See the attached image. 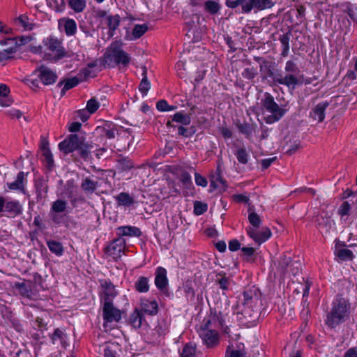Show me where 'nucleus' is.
I'll return each mask as SVG.
<instances>
[{"mask_svg": "<svg viewBox=\"0 0 357 357\" xmlns=\"http://www.w3.org/2000/svg\"><path fill=\"white\" fill-rule=\"evenodd\" d=\"M261 305L259 292L255 288L250 289L238 298L235 308L236 313L241 316L239 319H244L248 322H254L259 316Z\"/></svg>", "mask_w": 357, "mask_h": 357, "instance_id": "1", "label": "nucleus"}, {"mask_svg": "<svg viewBox=\"0 0 357 357\" xmlns=\"http://www.w3.org/2000/svg\"><path fill=\"white\" fill-rule=\"evenodd\" d=\"M225 319L220 313L219 315L214 314L200 327L198 331L199 335L204 344L208 348H213L219 344L220 337L216 328L223 327Z\"/></svg>", "mask_w": 357, "mask_h": 357, "instance_id": "2", "label": "nucleus"}, {"mask_svg": "<svg viewBox=\"0 0 357 357\" xmlns=\"http://www.w3.org/2000/svg\"><path fill=\"white\" fill-rule=\"evenodd\" d=\"M350 312L351 304L349 301L338 296L332 303L331 311L326 316V324L333 328L345 322L349 318Z\"/></svg>", "mask_w": 357, "mask_h": 357, "instance_id": "3", "label": "nucleus"}, {"mask_svg": "<svg viewBox=\"0 0 357 357\" xmlns=\"http://www.w3.org/2000/svg\"><path fill=\"white\" fill-rule=\"evenodd\" d=\"M284 70L286 75H278L274 78V81L280 84L284 85L289 89H294L296 85L301 83L302 77H298L300 72L297 65L292 61H287L285 63Z\"/></svg>", "mask_w": 357, "mask_h": 357, "instance_id": "4", "label": "nucleus"}, {"mask_svg": "<svg viewBox=\"0 0 357 357\" xmlns=\"http://www.w3.org/2000/svg\"><path fill=\"white\" fill-rule=\"evenodd\" d=\"M102 291H100L101 301L103 303V328L106 333L112 331V291L109 284L106 282H101Z\"/></svg>", "mask_w": 357, "mask_h": 357, "instance_id": "5", "label": "nucleus"}, {"mask_svg": "<svg viewBox=\"0 0 357 357\" xmlns=\"http://www.w3.org/2000/svg\"><path fill=\"white\" fill-rule=\"evenodd\" d=\"M43 43L47 51L45 54V59L56 62L68 56L60 40L50 36L44 40Z\"/></svg>", "mask_w": 357, "mask_h": 357, "instance_id": "6", "label": "nucleus"}, {"mask_svg": "<svg viewBox=\"0 0 357 357\" xmlns=\"http://www.w3.org/2000/svg\"><path fill=\"white\" fill-rule=\"evenodd\" d=\"M261 104L263 108L271 114L265 118L267 123H273L279 121L285 114V109L280 107L275 102L273 97L268 93L265 95Z\"/></svg>", "mask_w": 357, "mask_h": 357, "instance_id": "7", "label": "nucleus"}, {"mask_svg": "<svg viewBox=\"0 0 357 357\" xmlns=\"http://www.w3.org/2000/svg\"><path fill=\"white\" fill-rule=\"evenodd\" d=\"M121 41H116L113 43V68L116 66L120 71H124L128 67L131 61V56L125 52Z\"/></svg>", "mask_w": 357, "mask_h": 357, "instance_id": "8", "label": "nucleus"}, {"mask_svg": "<svg viewBox=\"0 0 357 357\" xmlns=\"http://www.w3.org/2000/svg\"><path fill=\"white\" fill-rule=\"evenodd\" d=\"M84 138L77 134L70 135L68 137L59 144V148L64 154L70 153L78 149Z\"/></svg>", "mask_w": 357, "mask_h": 357, "instance_id": "9", "label": "nucleus"}, {"mask_svg": "<svg viewBox=\"0 0 357 357\" xmlns=\"http://www.w3.org/2000/svg\"><path fill=\"white\" fill-rule=\"evenodd\" d=\"M14 287L18 290V293L23 297L33 299L37 295L33 283L30 281L15 282Z\"/></svg>", "mask_w": 357, "mask_h": 357, "instance_id": "10", "label": "nucleus"}, {"mask_svg": "<svg viewBox=\"0 0 357 357\" xmlns=\"http://www.w3.org/2000/svg\"><path fill=\"white\" fill-rule=\"evenodd\" d=\"M34 73H37L40 80L45 85L52 84L57 79L56 74L45 66H40Z\"/></svg>", "mask_w": 357, "mask_h": 357, "instance_id": "11", "label": "nucleus"}, {"mask_svg": "<svg viewBox=\"0 0 357 357\" xmlns=\"http://www.w3.org/2000/svg\"><path fill=\"white\" fill-rule=\"evenodd\" d=\"M248 3L245 10L248 13H250L252 10L255 12L270 9L274 6V2L272 0H248Z\"/></svg>", "mask_w": 357, "mask_h": 357, "instance_id": "12", "label": "nucleus"}, {"mask_svg": "<svg viewBox=\"0 0 357 357\" xmlns=\"http://www.w3.org/2000/svg\"><path fill=\"white\" fill-rule=\"evenodd\" d=\"M248 236L257 243L261 244L267 241L271 236V231L268 228H264L261 231L249 227L246 229Z\"/></svg>", "mask_w": 357, "mask_h": 357, "instance_id": "13", "label": "nucleus"}, {"mask_svg": "<svg viewBox=\"0 0 357 357\" xmlns=\"http://www.w3.org/2000/svg\"><path fill=\"white\" fill-rule=\"evenodd\" d=\"M96 18L100 22V26L102 29H108V35L112 36V15L109 11H105L102 9L96 10Z\"/></svg>", "mask_w": 357, "mask_h": 357, "instance_id": "14", "label": "nucleus"}, {"mask_svg": "<svg viewBox=\"0 0 357 357\" xmlns=\"http://www.w3.org/2000/svg\"><path fill=\"white\" fill-rule=\"evenodd\" d=\"M4 212L9 216L15 218L22 214L23 206L18 200L6 201Z\"/></svg>", "mask_w": 357, "mask_h": 357, "instance_id": "15", "label": "nucleus"}, {"mask_svg": "<svg viewBox=\"0 0 357 357\" xmlns=\"http://www.w3.org/2000/svg\"><path fill=\"white\" fill-rule=\"evenodd\" d=\"M327 101H323L317 104L311 111L310 117L317 122H322L325 119V110L328 107Z\"/></svg>", "mask_w": 357, "mask_h": 357, "instance_id": "16", "label": "nucleus"}, {"mask_svg": "<svg viewBox=\"0 0 357 357\" xmlns=\"http://www.w3.org/2000/svg\"><path fill=\"white\" fill-rule=\"evenodd\" d=\"M256 60L259 63V70L264 77H272L273 79L276 77L273 73L274 63L261 58H257Z\"/></svg>", "mask_w": 357, "mask_h": 357, "instance_id": "17", "label": "nucleus"}, {"mask_svg": "<svg viewBox=\"0 0 357 357\" xmlns=\"http://www.w3.org/2000/svg\"><path fill=\"white\" fill-rule=\"evenodd\" d=\"M155 284L160 290H164L167 284V271L162 267H158L155 271Z\"/></svg>", "mask_w": 357, "mask_h": 357, "instance_id": "18", "label": "nucleus"}, {"mask_svg": "<svg viewBox=\"0 0 357 357\" xmlns=\"http://www.w3.org/2000/svg\"><path fill=\"white\" fill-rule=\"evenodd\" d=\"M140 310L149 315H155L158 312V303L155 300L142 298L140 301Z\"/></svg>", "mask_w": 357, "mask_h": 357, "instance_id": "19", "label": "nucleus"}, {"mask_svg": "<svg viewBox=\"0 0 357 357\" xmlns=\"http://www.w3.org/2000/svg\"><path fill=\"white\" fill-rule=\"evenodd\" d=\"M225 183L222 176V163L219 162L215 173L211 176V186H213L215 189L225 188L226 186Z\"/></svg>", "mask_w": 357, "mask_h": 357, "instance_id": "20", "label": "nucleus"}, {"mask_svg": "<svg viewBox=\"0 0 357 357\" xmlns=\"http://www.w3.org/2000/svg\"><path fill=\"white\" fill-rule=\"evenodd\" d=\"M25 174L23 172H20L17 174V178L15 181L7 183V186L10 190H19L24 192L25 190Z\"/></svg>", "mask_w": 357, "mask_h": 357, "instance_id": "21", "label": "nucleus"}, {"mask_svg": "<svg viewBox=\"0 0 357 357\" xmlns=\"http://www.w3.org/2000/svg\"><path fill=\"white\" fill-rule=\"evenodd\" d=\"M203 8L206 13L215 15L220 13L221 5L218 1L206 0Z\"/></svg>", "mask_w": 357, "mask_h": 357, "instance_id": "22", "label": "nucleus"}, {"mask_svg": "<svg viewBox=\"0 0 357 357\" xmlns=\"http://www.w3.org/2000/svg\"><path fill=\"white\" fill-rule=\"evenodd\" d=\"M126 248V241L123 238L119 237L113 241V259L119 258Z\"/></svg>", "mask_w": 357, "mask_h": 357, "instance_id": "23", "label": "nucleus"}, {"mask_svg": "<svg viewBox=\"0 0 357 357\" xmlns=\"http://www.w3.org/2000/svg\"><path fill=\"white\" fill-rule=\"evenodd\" d=\"M116 234L120 236V237L122 236H139L141 234V231L139 229L135 227L125 226L117 228Z\"/></svg>", "mask_w": 357, "mask_h": 357, "instance_id": "24", "label": "nucleus"}, {"mask_svg": "<svg viewBox=\"0 0 357 357\" xmlns=\"http://www.w3.org/2000/svg\"><path fill=\"white\" fill-rule=\"evenodd\" d=\"M31 40L30 36H20L16 38H8L6 40H2L0 43L3 45L14 43L15 46H21L27 44Z\"/></svg>", "mask_w": 357, "mask_h": 357, "instance_id": "25", "label": "nucleus"}, {"mask_svg": "<svg viewBox=\"0 0 357 357\" xmlns=\"http://www.w3.org/2000/svg\"><path fill=\"white\" fill-rule=\"evenodd\" d=\"M66 339V334L60 328H56L51 335L52 343L56 344L57 341H59L63 348H66L68 345Z\"/></svg>", "mask_w": 357, "mask_h": 357, "instance_id": "26", "label": "nucleus"}, {"mask_svg": "<svg viewBox=\"0 0 357 357\" xmlns=\"http://www.w3.org/2000/svg\"><path fill=\"white\" fill-rule=\"evenodd\" d=\"M117 206L129 207L134 203V199L126 192H121L115 197Z\"/></svg>", "mask_w": 357, "mask_h": 357, "instance_id": "27", "label": "nucleus"}, {"mask_svg": "<svg viewBox=\"0 0 357 357\" xmlns=\"http://www.w3.org/2000/svg\"><path fill=\"white\" fill-rule=\"evenodd\" d=\"M135 289L139 293H146L149 290V279L140 276L135 283Z\"/></svg>", "mask_w": 357, "mask_h": 357, "instance_id": "28", "label": "nucleus"}, {"mask_svg": "<svg viewBox=\"0 0 357 357\" xmlns=\"http://www.w3.org/2000/svg\"><path fill=\"white\" fill-rule=\"evenodd\" d=\"M46 244L50 250L56 256H61L64 252V248L61 243L54 240H47Z\"/></svg>", "mask_w": 357, "mask_h": 357, "instance_id": "29", "label": "nucleus"}, {"mask_svg": "<svg viewBox=\"0 0 357 357\" xmlns=\"http://www.w3.org/2000/svg\"><path fill=\"white\" fill-rule=\"evenodd\" d=\"M64 22V31L67 36H73L77 32V24L74 20L67 18V19H62L59 22V24H61V22Z\"/></svg>", "mask_w": 357, "mask_h": 357, "instance_id": "30", "label": "nucleus"}, {"mask_svg": "<svg viewBox=\"0 0 357 357\" xmlns=\"http://www.w3.org/2000/svg\"><path fill=\"white\" fill-rule=\"evenodd\" d=\"M143 319L142 312L140 310L136 309L131 314L130 321L134 328H139L142 326Z\"/></svg>", "mask_w": 357, "mask_h": 357, "instance_id": "31", "label": "nucleus"}, {"mask_svg": "<svg viewBox=\"0 0 357 357\" xmlns=\"http://www.w3.org/2000/svg\"><path fill=\"white\" fill-rule=\"evenodd\" d=\"M142 79L140 82V84L139 86V91L143 93V95H146L147 92L151 88V83L148 80L147 78V70L146 67H144L142 68Z\"/></svg>", "mask_w": 357, "mask_h": 357, "instance_id": "32", "label": "nucleus"}, {"mask_svg": "<svg viewBox=\"0 0 357 357\" xmlns=\"http://www.w3.org/2000/svg\"><path fill=\"white\" fill-rule=\"evenodd\" d=\"M335 225L334 221L329 218H321V221L319 222V229L322 234H328L330 229Z\"/></svg>", "mask_w": 357, "mask_h": 357, "instance_id": "33", "label": "nucleus"}, {"mask_svg": "<svg viewBox=\"0 0 357 357\" xmlns=\"http://www.w3.org/2000/svg\"><path fill=\"white\" fill-rule=\"evenodd\" d=\"M69 7L75 13L82 12L86 6V0H68Z\"/></svg>", "mask_w": 357, "mask_h": 357, "instance_id": "34", "label": "nucleus"}, {"mask_svg": "<svg viewBox=\"0 0 357 357\" xmlns=\"http://www.w3.org/2000/svg\"><path fill=\"white\" fill-rule=\"evenodd\" d=\"M79 82V80L77 77H73L66 79V81H61L58 84V86H60L63 84H64L63 87L61 90V94L63 95L66 91L71 89L72 88L76 86Z\"/></svg>", "mask_w": 357, "mask_h": 357, "instance_id": "35", "label": "nucleus"}, {"mask_svg": "<svg viewBox=\"0 0 357 357\" xmlns=\"http://www.w3.org/2000/svg\"><path fill=\"white\" fill-rule=\"evenodd\" d=\"M67 202L63 199H57L52 202L51 211L59 213L64 212L67 208Z\"/></svg>", "mask_w": 357, "mask_h": 357, "instance_id": "36", "label": "nucleus"}, {"mask_svg": "<svg viewBox=\"0 0 357 357\" xmlns=\"http://www.w3.org/2000/svg\"><path fill=\"white\" fill-rule=\"evenodd\" d=\"M172 121L187 126L190 123L191 119L188 114L183 112H177L172 116Z\"/></svg>", "mask_w": 357, "mask_h": 357, "instance_id": "37", "label": "nucleus"}, {"mask_svg": "<svg viewBox=\"0 0 357 357\" xmlns=\"http://www.w3.org/2000/svg\"><path fill=\"white\" fill-rule=\"evenodd\" d=\"M15 23L18 26H22L24 30H31L33 24L29 22V18L26 15H20L15 20Z\"/></svg>", "mask_w": 357, "mask_h": 357, "instance_id": "38", "label": "nucleus"}, {"mask_svg": "<svg viewBox=\"0 0 357 357\" xmlns=\"http://www.w3.org/2000/svg\"><path fill=\"white\" fill-rule=\"evenodd\" d=\"M301 270V264L298 261H291V264L289 265V267L287 268L282 272L284 276L289 275H296L299 273V271Z\"/></svg>", "mask_w": 357, "mask_h": 357, "instance_id": "39", "label": "nucleus"}, {"mask_svg": "<svg viewBox=\"0 0 357 357\" xmlns=\"http://www.w3.org/2000/svg\"><path fill=\"white\" fill-rule=\"evenodd\" d=\"M81 187L86 192H93L97 187V183L90 178H86L83 180Z\"/></svg>", "mask_w": 357, "mask_h": 357, "instance_id": "40", "label": "nucleus"}, {"mask_svg": "<svg viewBox=\"0 0 357 357\" xmlns=\"http://www.w3.org/2000/svg\"><path fill=\"white\" fill-rule=\"evenodd\" d=\"M148 30V26L146 24H136L132 30V36L135 39L139 38Z\"/></svg>", "mask_w": 357, "mask_h": 357, "instance_id": "41", "label": "nucleus"}, {"mask_svg": "<svg viewBox=\"0 0 357 357\" xmlns=\"http://www.w3.org/2000/svg\"><path fill=\"white\" fill-rule=\"evenodd\" d=\"M117 168L120 170L124 171L130 169L132 167V162L127 158H120L116 160Z\"/></svg>", "mask_w": 357, "mask_h": 357, "instance_id": "42", "label": "nucleus"}, {"mask_svg": "<svg viewBox=\"0 0 357 357\" xmlns=\"http://www.w3.org/2000/svg\"><path fill=\"white\" fill-rule=\"evenodd\" d=\"M248 0H235V1H227V6L231 8H235L239 6H241L242 13H248L247 10L244 7L247 6Z\"/></svg>", "mask_w": 357, "mask_h": 357, "instance_id": "43", "label": "nucleus"}, {"mask_svg": "<svg viewBox=\"0 0 357 357\" xmlns=\"http://www.w3.org/2000/svg\"><path fill=\"white\" fill-rule=\"evenodd\" d=\"M238 161L242 164H246L248 162L249 155L244 148L238 149L235 153Z\"/></svg>", "mask_w": 357, "mask_h": 357, "instance_id": "44", "label": "nucleus"}, {"mask_svg": "<svg viewBox=\"0 0 357 357\" xmlns=\"http://www.w3.org/2000/svg\"><path fill=\"white\" fill-rule=\"evenodd\" d=\"M92 148V146L90 144H88L84 142V139L82 141V145L79 146L77 150L79 151V155L80 156L86 159L89 157L90 149Z\"/></svg>", "mask_w": 357, "mask_h": 357, "instance_id": "45", "label": "nucleus"}, {"mask_svg": "<svg viewBox=\"0 0 357 357\" xmlns=\"http://www.w3.org/2000/svg\"><path fill=\"white\" fill-rule=\"evenodd\" d=\"M156 107L160 112L173 111L177 108L176 106L169 105L165 100L158 101L156 104Z\"/></svg>", "mask_w": 357, "mask_h": 357, "instance_id": "46", "label": "nucleus"}, {"mask_svg": "<svg viewBox=\"0 0 357 357\" xmlns=\"http://www.w3.org/2000/svg\"><path fill=\"white\" fill-rule=\"evenodd\" d=\"M208 206L206 204L196 201L194 203V213L197 215H200L206 211Z\"/></svg>", "mask_w": 357, "mask_h": 357, "instance_id": "47", "label": "nucleus"}, {"mask_svg": "<svg viewBox=\"0 0 357 357\" xmlns=\"http://www.w3.org/2000/svg\"><path fill=\"white\" fill-rule=\"evenodd\" d=\"M337 255L342 260H351L354 257L353 252L350 250L346 248L340 249L337 251Z\"/></svg>", "mask_w": 357, "mask_h": 357, "instance_id": "48", "label": "nucleus"}, {"mask_svg": "<svg viewBox=\"0 0 357 357\" xmlns=\"http://www.w3.org/2000/svg\"><path fill=\"white\" fill-rule=\"evenodd\" d=\"M100 107V104L96 98H91L87 101L86 108L91 113H95Z\"/></svg>", "mask_w": 357, "mask_h": 357, "instance_id": "49", "label": "nucleus"}, {"mask_svg": "<svg viewBox=\"0 0 357 357\" xmlns=\"http://www.w3.org/2000/svg\"><path fill=\"white\" fill-rule=\"evenodd\" d=\"M248 220H249L250 223L253 227L252 228H255L257 229V228H258L259 227L260 223H261V219H260L259 215H257L256 213H255V212L250 213V214L248 215Z\"/></svg>", "mask_w": 357, "mask_h": 357, "instance_id": "50", "label": "nucleus"}, {"mask_svg": "<svg viewBox=\"0 0 357 357\" xmlns=\"http://www.w3.org/2000/svg\"><path fill=\"white\" fill-rule=\"evenodd\" d=\"M42 155L44 157V161L47 163L48 168H51L54 166V159L52 153L50 149H46L42 152Z\"/></svg>", "mask_w": 357, "mask_h": 357, "instance_id": "51", "label": "nucleus"}, {"mask_svg": "<svg viewBox=\"0 0 357 357\" xmlns=\"http://www.w3.org/2000/svg\"><path fill=\"white\" fill-rule=\"evenodd\" d=\"M280 43L282 44V49H283L282 54L284 56H287L289 49V38L287 35H282L280 38Z\"/></svg>", "mask_w": 357, "mask_h": 357, "instance_id": "52", "label": "nucleus"}, {"mask_svg": "<svg viewBox=\"0 0 357 357\" xmlns=\"http://www.w3.org/2000/svg\"><path fill=\"white\" fill-rule=\"evenodd\" d=\"M257 75V70L253 67L246 68L242 73V76L247 79H252Z\"/></svg>", "mask_w": 357, "mask_h": 357, "instance_id": "53", "label": "nucleus"}, {"mask_svg": "<svg viewBox=\"0 0 357 357\" xmlns=\"http://www.w3.org/2000/svg\"><path fill=\"white\" fill-rule=\"evenodd\" d=\"M195 354V347L192 345L186 344L182 351L181 357H193Z\"/></svg>", "mask_w": 357, "mask_h": 357, "instance_id": "54", "label": "nucleus"}, {"mask_svg": "<svg viewBox=\"0 0 357 357\" xmlns=\"http://www.w3.org/2000/svg\"><path fill=\"white\" fill-rule=\"evenodd\" d=\"M178 132L180 135L185 137H190L195 133V130L192 127L190 128H184L183 126L178 127Z\"/></svg>", "mask_w": 357, "mask_h": 357, "instance_id": "55", "label": "nucleus"}, {"mask_svg": "<svg viewBox=\"0 0 357 357\" xmlns=\"http://www.w3.org/2000/svg\"><path fill=\"white\" fill-rule=\"evenodd\" d=\"M112 63V53L110 52L109 47H107V52L105 53L103 58L101 60V64L104 68H109Z\"/></svg>", "mask_w": 357, "mask_h": 357, "instance_id": "56", "label": "nucleus"}, {"mask_svg": "<svg viewBox=\"0 0 357 357\" xmlns=\"http://www.w3.org/2000/svg\"><path fill=\"white\" fill-rule=\"evenodd\" d=\"M291 257H287V256H284L280 259V261L279 262V269L280 270L281 273L284 272L287 268L289 267V265L291 264Z\"/></svg>", "mask_w": 357, "mask_h": 357, "instance_id": "57", "label": "nucleus"}, {"mask_svg": "<svg viewBox=\"0 0 357 357\" xmlns=\"http://www.w3.org/2000/svg\"><path fill=\"white\" fill-rule=\"evenodd\" d=\"M15 51H16V47H10L7 50H4L2 52H0V61L10 59L11 56H10V54L15 52Z\"/></svg>", "mask_w": 357, "mask_h": 357, "instance_id": "58", "label": "nucleus"}, {"mask_svg": "<svg viewBox=\"0 0 357 357\" xmlns=\"http://www.w3.org/2000/svg\"><path fill=\"white\" fill-rule=\"evenodd\" d=\"M351 210V205L348 202H344L340 206L338 213L341 216L349 215V212Z\"/></svg>", "mask_w": 357, "mask_h": 357, "instance_id": "59", "label": "nucleus"}, {"mask_svg": "<svg viewBox=\"0 0 357 357\" xmlns=\"http://www.w3.org/2000/svg\"><path fill=\"white\" fill-rule=\"evenodd\" d=\"M77 116L82 121H86L89 119L90 116L91 115V113L88 111L86 108L79 109L77 111Z\"/></svg>", "mask_w": 357, "mask_h": 357, "instance_id": "60", "label": "nucleus"}, {"mask_svg": "<svg viewBox=\"0 0 357 357\" xmlns=\"http://www.w3.org/2000/svg\"><path fill=\"white\" fill-rule=\"evenodd\" d=\"M180 180L186 187L192 184L191 176L190 174L186 172H184L181 174Z\"/></svg>", "mask_w": 357, "mask_h": 357, "instance_id": "61", "label": "nucleus"}, {"mask_svg": "<svg viewBox=\"0 0 357 357\" xmlns=\"http://www.w3.org/2000/svg\"><path fill=\"white\" fill-rule=\"evenodd\" d=\"M195 183L197 185L202 186V187H206L207 185V180L202 176H201L198 173H195Z\"/></svg>", "mask_w": 357, "mask_h": 357, "instance_id": "62", "label": "nucleus"}, {"mask_svg": "<svg viewBox=\"0 0 357 357\" xmlns=\"http://www.w3.org/2000/svg\"><path fill=\"white\" fill-rule=\"evenodd\" d=\"M218 284L221 289L226 290V289H228V288H229L230 281L228 278L224 276V277H222L221 278L218 279Z\"/></svg>", "mask_w": 357, "mask_h": 357, "instance_id": "63", "label": "nucleus"}, {"mask_svg": "<svg viewBox=\"0 0 357 357\" xmlns=\"http://www.w3.org/2000/svg\"><path fill=\"white\" fill-rule=\"evenodd\" d=\"M343 357H357V348H349L344 354Z\"/></svg>", "mask_w": 357, "mask_h": 357, "instance_id": "64", "label": "nucleus"}]
</instances>
